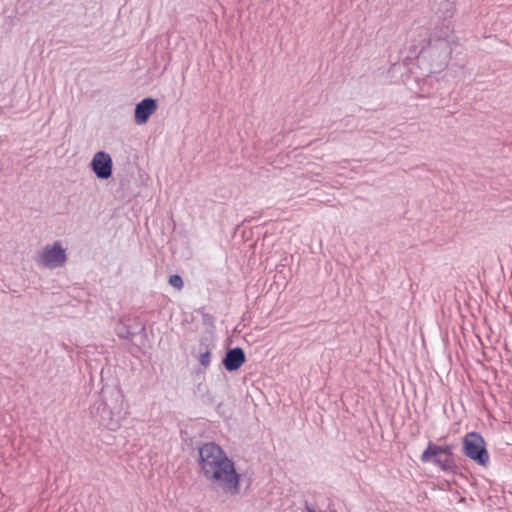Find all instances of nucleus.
Listing matches in <instances>:
<instances>
[{
    "instance_id": "f257e3e1",
    "label": "nucleus",
    "mask_w": 512,
    "mask_h": 512,
    "mask_svg": "<svg viewBox=\"0 0 512 512\" xmlns=\"http://www.w3.org/2000/svg\"><path fill=\"white\" fill-rule=\"evenodd\" d=\"M198 453L202 475L211 483L217 484L224 493L238 495L241 476L237 473L233 460L228 458L223 449L213 442H208L199 447Z\"/></svg>"
},
{
    "instance_id": "f03ea898",
    "label": "nucleus",
    "mask_w": 512,
    "mask_h": 512,
    "mask_svg": "<svg viewBox=\"0 0 512 512\" xmlns=\"http://www.w3.org/2000/svg\"><path fill=\"white\" fill-rule=\"evenodd\" d=\"M463 453L478 465L486 467L489 464L485 440L478 432H469L464 436Z\"/></svg>"
},
{
    "instance_id": "7ed1b4c3",
    "label": "nucleus",
    "mask_w": 512,
    "mask_h": 512,
    "mask_svg": "<svg viewBox=\"0 0 512 512\" xmlns=\"http://www.w3.org/2000/svg\"><path fill=\"white\" fill-rule=\"evenodd\" d=\"M66 261V250L60 241H55L52 245H45L35 257L38 267L51 270L64 266Z\"/></svg>"
},
{
    "instance_id": "20e7f679",
    "label": "nucleus",
    "mask_w": 512,
    "mask_h": 512,
    "mask_svg": "<svg viewBox=\"0 0 512 512\" xmlns=\"http://www.w3.org/2000/svg\"><path fill=\"white\" fill-rule=\"evenodd\" d=\"M90 413L99 425L109 430H115L118 427V422L113 418L112 410L104 401H96L90 407Z\"/></svg>"
},
{
    "instance_id": "39448f33",
    "label": "nucleus",
    "mask_w": 512,
    "mask_h": 512,
    "mask_svg": "<svg viewBox=\"0 0 512 512\" xmlns=\"http://www.w3.org/2000/svg\"><path fill=\"white\" fill-rule=\"evenodd\" d=\"M90 165L97 178L108 179L112 176L113 162L108 153L104 151L95 153Z\"/></svg>"
},
{
    "instance_id": "423d86ee",
    "label": "nucleus",
    "mask_w": 512,
    "mask_h": 512,
    "mask_svg": "<svg viewBox=\"0 0 512 512\" xmlns=\"http://www.w3.org/2000/svg\"><path fill=\"white\" fill-rule=\"evenodd\" d=\"M158 104L154 98L147 97L136 104L134 121L138 125L145 124L150 116L157 110Z\"/></svg>"
},
{
    "instance_id": "0eeeda50",
    "label": "nucleus",
    "mask_w": 512,
    "mask_h": 512,
    "mask_svg": "<svg viewBox=\"0 0 512 512\" xmlns=\"http://www.w3.org/2000/svg\"><path fill=\"white\" fill-rule=\"evenodd\" d=\"M246 361V355L242 348L228 349L222 359V364L229 372L238 370Z\"/></svg>"
},
{
    "instance_id": "6e6552de",
    "label": "nucleus",
    "mask_w": 512,
    "mask_h": 512,
    "mask_svg": "<svg viewBox=\"0 0 512 512\" xmlns=\"http://www.w3.org/2000/svg\"><path fill=\"white\" fill-rule=\"evenodd\" d=\"M454 445H436L433 442H429L427 448L423 451L420 460L423 463H429L433 456H440L444 454L445 457L452 458Z\"/></svg>"
},
{
    "instance_id": "1a4fd4ad",
    "label": "nucleus",
    "mask_w": 512,
    "mask_h": 512,
    "mask_svg": "<svg viewBox=\"0 0 512 512\" xmlns=\"http://www.w3.org/2000/svg\"><path fill=\"white\" fill-rule=\"evenodd\" d=\"M429 463H433L444 472H453L456 468L453 458L449 457L442 459L440 456H433Z\"/></svg>"
},
{
    "instance_id": "9d476101",
    "label": "nucleus",
    "mask_w": 512,
    "mask_h": 512,
    "mask_svg": "<svg viewBox=\"0 0 512 512\" xmlns=\"http://www.w3.org/2000/svg\"><path fill=\"white\" fill-rule=\"evenodd\" d=\"M169 284L174 288L180 290L183 287L182 277L178 274L171 275L169 277Z\"/></svg>"
},
{
    "instance_id": "9b49d317",
    "label": "nucleus",
    "mask_w": 512,
    "mask_h": 512,
    "mask_svg": "<svg viewBox=\"0 0 512 512\" xmlns=\"http://www.w3.org/2000/svg\"><path fill=\"white\" fill-rule=\"evenodd\" d=\"M199 361H200L202 366H204L205 368L208 367L210 365V362H211V353H210V351L206 350L205 352L201 353Z\"/></svg>"
},
{
    "instance_id": "f8f14e48",
    "label": "nucleus",
    "mask_w": 512,
    "mask_h": 512,
    "mask_svg": "<svg viewBox=\"0 0 512 512\" xmlns=\"http://www.w3.org/2000/svg\"><path fill=\"white\" fill-rule=\"evenodd\" d=\"M135 335V332H131L127 327H122L120 331H118V336L121 338L129 339Z\"/></svg>"
},
{
    "instance_id": "ddd939ff",
    "label": "nucleus",
    "mask_w": 512,
    "mask_h": 512,
    "mask_svg": "<svg viewBox=\"0 0 512 512\" xmlns=\"http://www.w3.org/2000/svg\"><path fill=\"white\" fill-rule=\"evenodd\" d=\"M306 509L308 512H316L313 508L309 507L308 505L306 506Z\"/></svg>"
}]
</instances>
